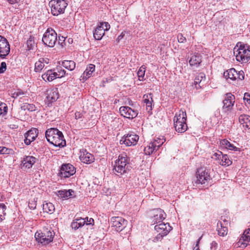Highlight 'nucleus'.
I'll return each instance as SVG.
<instances>
[{"instance_id": "f257e3e1", "label": "nucleus", "mask_w": 250, "mask_h": 250, "mask_svg": "<svg viewBox=\"0 0 250 250\" xmlns=\"http://www.w3.org/2000/svg\"><path fill=\"white\" fill-rule=\"evenodd\" d=\"M47 141L53 146L62 147L66 145L62 133L56 128H51L45 131Z\"/></svg>"}, {"instance_id": "f03ea898", "label": "nucleus", "mask_w": 250, "mask_h": 250, "mask_svg": "<svg viewBox=\"0 0 250 250\" xmlns=\"http://www.w3.org/2000/svg\"><path fill=\"white\" fill-rule=\"evenodd\" d=\"M129 161V158L125 154L119 155L118 159L115 161L113 172H117L121 175L127 173L131 168Z\"/></svg>"}, {"instance_id": "7ed1b4c3", "label": "nucleus", "mask_w": 250, "mask_h": 250, "mask_svg": "<svg viewBox=\"0 0 250 250\" xmlns=\"http://www.w3.org/2000/svg\"><path fill=\"white\" fill-rule=\"evenodd\" d=\"M233 54L237 61L247 62L250 59V50L248 46L238 42L233 49Z\"/></svg>"}, {"instance_id": "20e7f679", "label": "nucleus", "mask_w": 250, "mask_h": 250, "mask_svg": "<svg viewBox=\"0 0 250 250\" xmlns=\"http://www.w3.org/2000/svg\"><path fill=\"white\" fill-rule=\"evenodd\" d=\"M55 233L51 229L43 228L35 234L36 241L42 246H46L53 241Z\"/></svg>"}, {"instance_id": "39448f33", "label": "nucleus", "mask_w": 250, "mask_h": 250, "mask_svg": "<svg viewBox=\"0 0 250 250\" xmlns=\"http://www.w3.org/2000/svg\"><path fill=\"white\" fill-rule=\"evenodd\" d=\"M49 5L52 15L57 16L64 13L68 4L65 0H51Z\"/></svg>"}, {"instance_id": "423d86ee", "label": "nucleus", "mask_w": 250, "mask_h": 250, "mask_svg": "<svg viewBox=\"0 0 250 250\" xmlns=\"http://www.w3.org/2000/svg\"><path fill=\"white\" fill-rule=\"evenodd\" d=\"M57 41V34L55 31L52 28L47 29L42 38V41L44 44L49 47H53L55 45Z\"/></svg>"}, {"instance_id": "0eeeda50", "label": "nucleus", "mask_w": 250, "mask_h": 250, "mask_svg": "<svg viewBox=\"0 0 250 250\" xmlns=\"http://www.w3.org/2000/svg\"><path fill=\"white\" fill-rule=\"evenodd\" d=\"M222 103V112L226 115H228L231 112L234 106L235 96L231 93H227L224 95Z\"/></svg>"}, {"instance_id": "6e6552de", "label": "nucleus", "mask_w": 250, "mask_h": 250, "mask_svg": "<svg viewBox=\"0 0 250 250\" xmlns=\"http://www.w3.org/2000/svg\"><path fill=\"white\" fill-rule=\"evenodd\" d=\"M197 184L202 185L208 183L211 180L210 174V169L205 167H200L197 169L196 172Z\"/></svg>"}, {"instance_id": "1a4fd4ad", "label": "nucleus", "mask_w": 250, "mask_h": 250, "mask_svg": "<svg viewBox=\"0 0 250 250\" xmlns=\"http://www.w3.org/2000/svg\"><path fill=\"white\" fill-rule=\"evenodd\" d=\"M139 136L134 133H128L124 135L120 141L121 144H124L126 146H135L138 141Z\"/></svg>"}, {"instance_id": "9d476101", "label": "nucleus", "mask_w": 250, "mask_h": 250, "mask_svg": "<svg viewBox=\"0 0 250 250\" xmlns=\"http://www.w3.org/2000/svg\"><path fill=\"white\" fill-rule=\"evenodd\" d=\"M111 226L114 227L117 231L123 230L127 224V221L123 218L119 216L112 217L110 219Z\"/></svg>"}, {"instance_id": "9b49d317", "label": "nucleus", "mask_w": 250, "mask_h": 250, "mask_svg": "<svg viewBox=\"0 0 250 250\" xmlns=\"http://www.w3.org/2000/svg\"><path fill=\"white\" fill-rule=\"evenodd\" d=\"M10 51V44L7 40L0 35V58L4 59L9 54Z\"/></svg>"}, {"instance_id": "f8f14e48", "label": "nucleus", "mask_w": 250, "mask_h": 250, "mask_svg": "<svg viewBox=\"0 0 250 250\" xmlns=\"http://www.w3.org/2000/svg\"><path fill=\"white\" fill-rule=\"evenodd\" d=\"M45 104L48 106H51L53 103L56 102L59 98V92L56 88H51L46 91Z\"/></svg>"}, {"instance_id": "ddd939ff", "label": "nucleus", "mask_w": 250, "mask_h": 250, "mask_svg": "<svg viewBox=\"0 0 250 250\" xmlns=\"http://www.w3.org/2000/svg\"><path fill=\"white\" fill-rule=\"evenodd\" d=\"M76 172L75 167L70 164H63L59 173L61 177L68 178Z\"/></svg>"}, {"instance_id": "4468645a", "label": "nucleus", "mask_w": 250, "mask_h": 250, "mask_svg": "<svg viewBox=\"0 0 250 250\" xmlns=\"http://www.w3.org/2000/svg\"><path fill=\"white\" fill-rule=\"evenodd\" d=\"M39 133L38 129L36 128H32L24 134V142L26 145H30L32 142L35 140Z\"/></svg>"}, {"instance_id": "2eb2a0df", "label": "nucleus", "mask_w": 250, "mask_h": 250, "mask_svg": "<svg viewBox=\"0 0 250 250\" xmlns=\"http://www.w3.org/2000/svg\"><path fill=\"white\" fill-rule=\"evenodd\" d=\"M119 110L122 116L128 119H133L138 115L137 110L132 109L128 106H121Z\"/></svg>"}, {"instance_id": "dca6fc26", "label": "nucleus", "mask_w": 250, "mask_h": 250, "mask_svg": "<svg viewBox=\"0 0 250 250\" xmlns=\"http://www.w3.org/2000/svg\"><path fill=\"white\" fill-rule=\"evenodd\" d=\"M250 244V229H246L237 242V245L244 248Z\"/></svg>"}, {"instance_id": "f3484780", "label": "nucleus", "mask_w": 250, "mask_h": 250, "mask_svg": "<svg viewBox=\"0 0 250 250\" xmlns=\"http://www.w3.org/2000/svg\"><path fill=\"white\" fill-rule=\"evenodd\" d=\"M80 153V159L82 162L90 164L94 162L95 157L93 155L89 153L86 150L83 149L81 150Z\"/></svg>"}, {"instance_id": "a211bd4d", "label": "nucleus", "mask_w": 250, "mask_h": 250, "mask_svg": "<svg viewBox=\"0 0 250 250\" xmlns=\"http://www.w3.org/2000/svg\"><path fill=\"white\" fill-rule=\"evenodd\" d=\"M36 158L32 156H25L21 161L22 168H30L36 163Z\"/></svg>"}, {"instance_id": "6ab92c4d", "label": "nucleus", "mask_w": 250, "mask_h": 250, "mask_svg": "<svg viewBox=\"0 0 250 250\" xmlns=\"http://www.w3.org/2000/svg\"><path fill=\"white\" fill-rule=\"evenodd\" d=\"M155 230L158 233H162L163 235H167L172 229V227L169 223H161L154 227Z\"/></svg>"}, {"instance_id": "aec40b11", "label": "nucleus", "mask_w": 250, "mask_h": 250, "mask_svg": "<svg viewBox=\"0 0 250 250\" xmlns=\"http://www.w3.org/2000/svg\"><path fill=\"white\" fill-rule=\"evenodd\" d=\"M166 214L164 211L161 209H157L155 211L154 216L152 218L153 225L155 224H159L161 223L163 220L165 219Z\"/></svg>"}, {"instance_id": "412c9836", "label": "nucleus", "mask_w": 250, "mask_h": 250, "mask_svg": "<svg viewBox=\"0 0 250 250\" xmlns=\"http://www.w3.org/2000/svg\"><path fill=\"white\" fill-rule=\"evenodd\" d=\"M202 62V56L198 53L193 55L189 61L190 66L197 67Z\"/></svg>"}, {"instance_id": "4be33fe9", "label": "nucleus", "mask_w": 250, "mask_h": 250, "mask_svg": "<svg viewBox=\"0 0 250 250\" xmlns=\"http://www.w3.org/2000/svg\"><path fill=\"white\" fill-rule=\"evenodd\" d=\"M95 70V65L93 64H88L85 71L81 76V78L83 80H86L92 76V73Z\"/></svg>"}, {"instance_id": "5701e85b", "label": "nucleus", "mask_w": 250, "mask_h": 250, "mask_svg": "<svg viewBox=\"0 0 250 250\" xmlns=\"http://www.w3.org/2000/svg\"><path fill=\"white\" fill-rule=\"evenodd\" d=\"M228 222L227 221H224V223L221 221L217 223V231L219 235L221 236H224L228 233V228L224 225H227Z\"/></svg>"}, {"instance_id": "b1692460", "label": "nucleus", "mask_w": 250, "mask_h": 250, "mask_svg": "<svg viewBox=\"0 0 250 250\" xmlns=\"http://www.w3.org/2000/svg\"><path fill=\"white\" fill-rule=\"evenodd\" d=\"M174 127L175 130L178 133H184L188 129L187 122H179V121L178 122H174Z\"/></svg>"}, {"instance_id": "393cba45", "label": "nucleus", "mask_w": 250, "mask_h": 250, "mask_svg": "<svg viewBox=\"0 0 250 250\" xmlns=\"http://www.w3.org/2000/svg\"><path fill=\"white\" fill-rule=\"evenodd\" d=\"M185 122L187 121V114L185 110L181 109L178 112L176 113L173 118L174 122Z\"/></svg>"}, {"instance_id": "a878e982", "label": "nucleus", "mask_w": 250, "mask_h": 250, "mask_svg": "<svg viewBox=\"0 0 250 250\" xmlns=\"http://www.w3.org/2000/svg\"><path fill=\"white\" fill-rule=\"evenodd\" d=\"M153 95L152 93L145 94L143 96L144 103L146 104V108L148 112L152 110V104L153 101Z\"/></svg>"}, {"instance_id": "bb28decb", "label": "nucleus", "mask_w": 250, "mask_h": 250, "mask_svg": "<svg viewBox=\"0 0 250 250\" xmlns=\"http://www.w3.org/2000/svg\"><path fill=\"white\" fill-rule=\"evenodd\" d=\"M42 78L44 81H52L56 78H58L56 72H53L52 70H48L46 73L42 75Z\"/></svg>"}, {"instance_id": "cd10ccee", "label": "nucleus", "mask_w": 250, "mask_h": 250, "mask_svg": "<svg viewBox=\"0 0 250 250\" xmlns=\"http://www.w3.org/2000/svg\"><path fill=\"white\" fill-rule=\"evenodd\" d=\"M240 123L244 127L250 129V116L245 114L241 115L239 117Z\"/></svg>"}, {"instance_id": "c85d7f7f", "label": "nucleus", "mask_w": 250, "mask_h": 250, "mask_svg": "<svg viewBox=\"0 0 250 250\" xmlns=\"http://www.w3.org/2000/svg\"><path fill=\"white\" fill-rule=\"evenodd\" d=\"M220 145L221 147L228 149L234 151H238L239 148L234 146L226 139H223L220 141Z\"/></svg>"}, {"instance_id": "c756f323", "label": "nucleus", "mask_w": 250, "mask_h": 250, "mask_svg": "<svg viewBox=\"0 0 250 250\" xmlns=\"http://www.w3.org/2000/svg\"><path fill=\"white\" fill-rule=\"evenodd\" d=\"M85 220L82 218H79L74 219L71 223V226L73 229L76 230L82 227L85 225Z\"/></svg>"}, {"instance_id": "7c9ffc66", "label": "nucleus", "mask_w": 250, "mask_h": 250, "mask_svg": "<svg viewBox=\"0 0 250 250\" xmlns=\"http://www.w3.org/2000/svg\"><path fill=\"white\" fill-rule=\"evenodd\" d=\"M74 191L72 189L60 190L58 191V196L62 199H67L68 198L73 197V193Z\"/></svg>"}, {"instance_id": "2f4dec72", "label": "nucleus", "mask_w": 250, "mask_h": 250, "mask_svg": "<svg viewBox=\"0 0 250 250\" xmlns=\"http://www.w3.org/2000/svg\"><path fill=\"white\" fill-rule=\"evenodd\" d=\"M237 71L233 68H230L224 73V76L227 79H229L231 80H235Z\"/></svg>"}, {"instance_id": "473e14b6", "label": "nucleus", "mask_w": 250, "mask_h": 250, "mask_svg": "<svg viewBox=\"0 0 250 250\" xmlns=\"http://www.w3.org/2000/svg\"><path fill=\"white\" fill-rule=\"evenodd\" d=\"M105 34V31L103 27H99L98 25L95 28L93 32V36L96 40H100Z\"/></svg>"}, {"instance_id": "72a5a7b5", "label": "nucleus", "mask_w": 250, "mask_h": 250, "mask_svg": "<svg viewBox=\"0 0 250 250\" xmlns=\"http://www.w3.org/2000/svg\"><path fill=\"white\" fill-rule=\"evenodd\" d=\"M42 208L44 212L49 214H52L55 211L54 205L50 202L43 204Z\"/></svg>"}, {"instance_id": "f704fd0d", "label": "nucleus", "mask_w": 250, "mask_h": 250, "mask_svg": "<svg viewBox=\"0 0 250 250\" xmlns=\"http://www.w3.org/2000/svg\"><path fill=\"white\" fill-rule=\"evenodd\" d=\"M157 150V149L151 142L144 148V152L146 155H150Z\"/></svg>"}, {"instance_id": "c9c22d12", "label": "nucleus", "mask_w": 250, "mask_h": 250, "mask_svg": "<svg viewBox=\"0 0 250 250\" xmlns=\"http://www.w3.org/2000/svg\"><path fill=\"white\" fill-rule=\"evenodd\" d=\"M205 79L206 75L204 73H199L196 75L194 79V84L197 88H198L197 86V84H198L199 87H201V86L200 85V83L203 80H205Z\"/></svg>"}, {"instance_id": "e433bc0d", "label": "nucleus", "mask_w": 250, "mask_h": 250, "mask_svg": "<svg viewBox=\"0 0 250 250\" xmlns=\"http://www.w3.org/2000/svg\"><path fill=\"white\" fill-rule=\"evenodd\" d=\"M62 65L64 68L70 71L75 68V62L73 61H64L62 62Z\"/></svg>"}, {"instance_id": "4c0bfd02", "label": "nucleus", "mask_w": 250, "mask_h": 250, "mask_svg": "<svg viewBox=\"0 0 250 250\" xmlns=\"http://www.w3.org/2000/svg\"><path fill=\"white\" fill-rule=\"evenodd\" d=\"M27 49L28 50H33L35 46V37L33 36H30L26 42Z\"/></svg>"}, {"instance_id": "58836bf2", "label": "nucleus", "mask_w": 250, "mask_h": 250, "mask_svg": "<svg viewBox=\"0 0 250 250\" xmlns=\"http://www.w3.org/2000/svg\"><path fill=\"white\" fill-rule=\"evenodd\" d=\"M166 139L164 137L162 138H157L156 139H154L153 141H151L153 145L155 146L156 148L158 150L160 146L165 142Z\"/></svg>"}, {"instance_id": "ea45409f", "label": "nucleus", "mask_w": 250, "mask_h": 250, "mask_svg": "<svg viewBox=\"0 0 250 250\" xmlns=\"http://www.w3.org/2000/svg\"><path fill=\"white\" fill-rule=\"evenodd\" d=\"M43 61V58H40L37 62L35 63V68L34 70L36 72H40L44 67V64L42 63Z\"/></svg>"}, {"instance_id": "a19ab883", "label": "nucleus", "mask_w": 250, "mask_h": 250, "mask_svg": "<svg viewBox=\"0 0 250 250\" xmlns=\"http://www.w3.org/2000/svg\"><path fill=\"white\" fill-rule=\"evenodd\" d=\"M218 163L223 166H229L231 165L232 161L229 160L228 155L224 154L223 158H222L221 161L218 162Z\"/></svg>"}, {"instance_id": "79ce46f5", "label": "nucleus", "mask_w": 250, "mask_h": 250, "mask_svg": "<svg viewBox=\"0 0 250 250\" xmlns=\"http://www.w3.org/2000/svg\"><path fill=\"white\" fill-rule=\"evenodd\" d=\"M146 70V66L144 65H142L137 72L138 79L140 81H144L145 80L144 78L145 72Z\"/></svg>"}, {"instance_id": "37998d69", "label": "nucleus", "mask_w": 250, "mask_h": 250, "mask_svg": "<svg viewBox=\"0 0 250 250\" xmlns=\"http://www.w3.org/2000/svg\"><path fill=\"white\" fill-rule=\"evenodd\" d=\"M36 106L33 104L24 103L21 106V109L23 110H27L29 111H34L36 110Z\"/></svg>"}, {"instance_id": "c03bdc74", "label": "nucleus", "mask_w": 250, "mask_h": 250, "mask_svg": "<svg viewBox=\"0 0 250 250\" xmlns=\"http://www.w3.org/2000/svg\"><path fill=\"white\" fill-rule=\"evenodd\" d=\"M6 208V206L3 203H0V222L4 219V216L6 214L5 210Z\"/></svg>"}, {"instance_id": "a18cd8bd", "label": "nucleus", "mask_w": 250, "mask_h": 250, "mask_svg": "<svg viewBox=\"0 0 250 250\" xmlns=\"http://www.w3.org/2000/svg\"><path fill=\"white\" fill-rule=\"evenodd\" d=\"M13 153L12 149L6 148L4 146H0V154H11Z\"/></svg>"}, {"instance_id": "49530a36", "label": "nucleus", "mask_w": 250, "mask_h": 250, "mask_svg": "<svg viewBox=\"0 0 250 250\" xmlns=\"http://www.w3.org/2000/svg\"><path fill=\"white\" fill-rule=\"evenodd\" d=\"M37 198H34L29 200L28 207L31 209H34L36 208Z\"/></svg>"}, {"instance_id": "de8ad7c7", "label": "nucleus", "mask_w": 250, "mask_h": 250, "mask_svg": "<svg viewBox=\"0 0 250 250\" xmlns=\"http://www.w3.org/2000/svg\"><path fill=\"white\" fill-rule=\"evenodd\" d=\"M25 94V92L21 89H18L17 91H15L12 94V97L16 99L18 97H21Z\"/></svg>"}, {"instance_id": "09e8293b", "label": "nucleus", "mask_w": 250, "mask_h": 250, "mask_svg": "<svg viewBox=\"0 0 250 250\" xmlns=\"http://www.w3.org/2000/svg\"><path fill=\"white\" fill-rule=\"evenodd\" d=\"M223 156L224 154H223L222 152L218 151V152L214 153L212 158L215 160L218 161V162L221 161L222 158H223Z\"/></svg>"}, {"instance_id": "8fccbe9b", "label": "nucleus", "mask_w": 250, "mask_h": 250, "mask_svg": "<svg viewBox=\"0 0 250 250\" xmlns=\"http://www.w3.org/2000/svg\"><path fill=\"white\" fill-rule=\"evenodd\" d=\"M57 72H56V73L58 74V78H62L65 75V71L64 69H62L61 67L57 68Z\"/></svg>"}, {"instance_id": "3c124183", "label": "nucleus", "mask_w": 250, "mask_h": 250, "mask_svg": "<svg viewBox=\"0 0 250 250\" xmlns=\"http://www.w3.org/2000/svg\"><path fill=\"white\" fill-rule=\"evenodd\" d=\"M98 26L99 27H103L104 31L108 30L110 27L109 24L107 22L100 23V25Z\"/></svg>"}, {"instance_id": "603ef678", "label": "nucleus", "mask_w": 250, "mask_h": 250, "mask_svg": "<svg viewBox=\"0 0 250 250\" xmlns=\"http://www.w3.org/2000/svg\"><path fill=\"white\" fill-rule=\"evenodd\" d=\"M7 110V107L5 104L1 103L0 104V115L6 113Z\"/></svg>"}, {"instance_id": "864d4df0", "label": "nucleus", "mask_w": 250, "mask_h": 250, "mask_svg": "<svg viewBox=\"0 0 250 250\" xmlns=\"http://www.w3.org/2000/svg\"><path fill=\"white\" fill-rule=\"evenodd\" d=\"M237 74L236 76V80L239 79L240 80H243L245 78V74L243 71L241 70L239 71H237Z\"/></svg>"}, {"instance_id": "5fc2aeb1", "label": "nucleus", "mask_w": 250, "mask_h": 250, "mask_svg": "<svg viewBox=\"0 0 250 250\" xmlns=\"http://www.w3.org/2000/svg\"><path fill=\"white\" fill-rule=\"evenodd\" d=\"M177 40L180 43H184L186 42V38L183 36L182 34L179 33L177 35Z\"/></svg>"}, {"instance_id": "6e6d98bb", "label": "nucleus", "mask_w": 250, "mask_h": 250, "mask_svg": "<svg viewBox=\"0 0 250 250\" xmlns=\"http://www.w3.org/2000/svg\"><path fill=\"white\" fill-rule=\"evenodd\" d=\"M7 65L5 62H1L0 66V73H4L6 70Z\"/></svg>"}, {"instance_id": "4d7b16f0", "label": "nucleus", "mask_w": 250, "mask_h": 250, "mask_svg": "<svg viewBox=\"0 0 250 250\" xmlns=\"http://www.w3.org/2000/svg\"><path fill=\"white\" fill-rule=\"evenodd\" d=\"M85 220V225H94V219L92 218H88L87 217L84 218Z\"/></svg>"}, {"instance_id": "13d9d810", "label": "nucleus", "mask_w": 250, "mask_h": 250, "mask_svg": "<svg viewBox=\"0 0 250 250\" xmlns=\"http://www.w3.org/2000/svg\"><path fill=\"white\" fill-rule=\"evenodd\" d=\"M165 235H163L162 233H158V234L157 235V236L154 238L153 242H156L159 240H161L164 236H165Z\"/></svg>"}, {"instance_id": "bf43d9fd", "label": "nucleus", "mask_w": 250, "mask_h": 250, "mask_svg": "<svg viewBox=\"0 0 250 250\" xmlns=\"http://www.w3.org/2000/svg\"><path fill=\"white\" fill-rule=\"evenodd\" d=\"M217 248V243L213 241L210 244V250H216Z\"/></svg>"}, {"instance_id": "052dcab7", "label": "nucleus", "mask_w": 250, "mask_h": 250, "mask_svg": "<svg viewBox=\"0 0 250 250\" xmlns=\"http://www.w3.org/2000/svg\"><path fill=\"white\" fill-rule=\"evenodd\" d=\"M202 236H201L199 239L197 240L196 242V244L195 245V246L193 248V250H200L199 244L200 243V241L201 239H202Z\"/></svg>"}, {"instance_id": "680f3d73", "label": "nucleus", "mask_w": 250, "mask_h": 250, "mask_svg": "<svg viewBox=\"0 0 250 250\" xmlns=\"http://www.w3.org/2000/svg\"><path fill=\"white\" fill-rule=\"evenodd\" d=\"M64 41V38L63 37H62L61 38L60 37H59V43L61 44L62 46H63L62 43Z\"/></svg>"}, {"instance_id": "e2e57ef3", "label": "nucleus", "mask_w": 250, "mask_h": 250, "mask_svg": "<svg viewBox=\"0 0 250 250\" xmlns=\"http://www.w3.org/2000/svg\"><path fill=\"white\" fill-rule=\"evenodd\" d=\"M20 0H7L8 2L11 4L18 3Z\"/></svg>"}, {"instance_id": "0e129e2a", "label": "nucleus", "mask_w": 250, "mask_h": 250, "mask_svg": "<svg viewBox=\"0 0 250 250\" xmlns=\"http://www.w3.org/2000/svg\"><path fill=\"white\" fill-rule=\"evenodd\" d=\"M125 36V34L123 33H122L117 38V41L119 42L121 39H122Z\"/></svg>"}, {"instance_id": "69168bd1", "label": "nucleus", "mask_w": 250, "mask_h": 250, "mask_svg": "<svg viewBox=\"0 0 250 250\" xmlns=\"http://www.w3.org/2000/svg\"><path fill=\"white\" fill-rule=\"evenodd\" d=\"M81 117V113L80 112H77L75 113V118L76 119H79Z\"/></svg>"}, {"instance_id": "338daca9", "label": "nucleus", "mask_w": 250, "mask_h": 250, "mask_svg": "<svg viewBox=\"0 0 250 250\" xmlns=\"http://www.w3.org/2000/svg\"><path fill=\"white\" fill-rule=\"evenodd\" d=\"M42 62L44 64V63H48L49 59H48L47 58H43V61Z\"/></svg>"}, {"instance_id": "774afa93", "label": "nucleus", "mask_w": 250, "mask_h": 250, "mask_svg": "<svg viewBox=\"0 0 250 250\" xmlns=\"http://www.w3.org/2000/svg\"><path fill=\"white\" fill-rule=\"evenodd\" d=\"M215 116L216 117H218L219 115H220V111H219L218 112H217V114L215 113Z\"/></svg>"}]
</instances>
